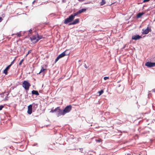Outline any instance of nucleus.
<instances>
[{
    "instance_id": "nucleus-20",
    "label": "nucleus",
    "mask_w": 155,
    "mask_h": 155,
    "mask_svg": "<svg viewBox=\"0 0 155 155\" xmlns=\"http://www.w3.org/2000/svg\"><path fill=\"white\" fill-rule=\"evenodd\" d=\"M102 0V1L101 2V5H104L105 3H106V2L105 1V0Z\"/></svg>"
},
{
    "instance_id": "nucleus-1",
    "label": "nucleus",
    "mask_w": 155,
    "mask_h": 155,
    "mask_svg": "<svg viewBox=\"0 0 155 155\" xmlns=\"http://www.w3.org/2000/svg\"><path fill=\"white\" fill-rule=\"evenodd\" d=\"M22 85V87L26 90L28 91L29 90L31 85L28 81H24L23 82Z\"/></svg>"
},
{
    "instance_id": "nucleus-9",
    "label": "nucleus",
    "mask_w": 155,
    "mask_h": 155,
    "mask_svg": "<svg viewBox=\"0 0 155 155\" xmlns=\"http://www.w3.org/2000/svg\"><path fill=\"white\" fill-rule=\"evenodd\" d=\"M32 105L31 104L29 105L28 107L27 113L31 114L32 112Z\"/></svg>"
},
{
    "instance_id": "nucleus-11",
    "label": "nucleus",
    "mask_w": 155,
    "mask_h": 155,
    "mask_svg": "<svg viewBox=\"0 0 155 155\" xmlns=\"http://www.w3.org/2000/svg\"><path fill=\"white\" fill-rule=\"evenodd\" d=\"M79 20L78 18L75 19L73 22L70 23L69 24V25H74L79 22Z\"/></svg>"
},
{
    "instance_id": "nucleus-13",
    "label": "nucleus",
    "mask_w": 155,
    "mask_h": 155,
    "mask_svg": "<svg viewBox=\"0 0 155 155\" xmlns=\"http://www.w3.org/2000/svg\"><path fill=\"white\" fill-rule=\"evenodd\" d=\"M144 13L143 12L139 13H138L137 16V18H139L141 17V16L144 14Z\"/></svg>"
},
{
    "instance_id": "nucleus-35",
    "label": "nucleus",
    "mask_w": 155,
    "mask_h": 155,
    "mask_svg": "<svg viewBox=\"0 0 155 155\" xmlns=\"http://www.w3.org/2000/svg\"><path fill=\"white\" fill-rule=\"evenodd\" d=\"M32 30L31 29H30L29 30L28 32L30 33H31Z\"/></svg>"
},
{
    "instance_id": "nucleus-7",
    "label": "nucleus",
    "mask_w": 155,
    "mask_h": 155,
    "mask_svg": "<svg viewBox=\"0 0 155 155\" xmlns=\"http://www.w3.org/2000/svg\"><path fill=\"white\" fill-rule=\"evenodd\" d=\"M141 38H142L141 37L137 35H133L132 37V39L135 40H139Z\"/></svg>"
},
{
    "instance_id": "nucleus-8",
    "label": "nucleus",
    "mask_w": 155,
    "mask_h": 155,
    "mask_svg": "<svg viewBox=\"0 0 155 155\" xmlns=\"http://www.w3.org/2000/svg\"><path fill=\"white\" fill-rule=\"evenodd\" d=\"M63 111L62 110H61L59 108L58 109V110L57 111L56 115L58 117H59L61 115H62L63 116L64 115H63Z\"/></svg>"
},
{
    "instance_id": "nucleus-36",
    "label": "nucleus",
    "mask_w": 155,
    "mask_h": 155,
    "mask_svg": "<svg viewBox=\"0 0 155 155\" xmlns=\"http://www.w3.org/2000/svg\"><path fill=\"white\" fill-rule=\"evenodd\" d=\"M2 20V18L0 17V22H1Z\"/></svg>"
},
{
    "instance_id": "nucleus-4",
    "label": "nucleus",
    "mask_w": 155,
    "mask_h": 155,
    "mask_svg": "<svg viewBox=\"0 0 155 155\" xmlns=\"http://www.w3.org/2000/svg\"><path fill=\"white\" fill-rule=\"evenodd\" d=\"M31 41H32L35 43L37 42L38 41V36L37 35H33L32 37H31Z\"/></svg>"
},
{
    "instance_id": "nucleus-38",
    "label": "nucleus",
    "mask_w": 155,
    "mask_h": 155,
    "mask_svg": "<svg viewBox=\"0 0 155 155\" xmlns=\"http://www.w3.org/2000/svg\"><path fill=\"white\" fill-rule=\"evenodd\" d=\"M65 2V0H63V2Z\"/></svg>"
},
{
    "instance_id": "nucleus-33",
    "label": "nucleus",
    "mask_w": 155,
    "mask_h": 155,
    "mask_svg": "<svg viewBox=\"0 0 155 155\" xmlns=\"http://www.w3.org/2000/svg\"><path fill=\"white\" fill-rule=\"evenodd\" d=\"M12 65L11 64H10V65H9L8 66H7V67L8 68V69H9L10 68V67Z\"/></svg>"
},
{
    "instance_id": "nucleus-16",
    "label": "nucleus",
    "mask_w": 155,
    "mask_h": 155,
    "mask_svg": "<svg viewBox=\"0 0 155 155\" xmlns=\"http://www.w3.org/2000/svg\"><path fill=\"white\" fill-rule=\"evenodd\" d=\"M58 108H59V107H57L56 108L54 109H52L50 112H52V113H54V112H55L56 111H57L58 110Z\"/></svg>"
},
{
    "instance_id": "nucleus-25",
    "label": "nucleus",
    "mask_w": 155,
    "mask_h": 155,
    "mask_svg": "<svg viewBox=\"0 0 155 155\" xmlns=\"http://www.w3.org/2000/svg\"><path fill=\"white\" fill-rule=\"evenodd\" d=\"M16 58H17V57H16L15 58V59L14 60H13L12 62L11 63V64L12 65L13 64H14V61H15V59H16Z\"/></svg>"
},
{
    "instance_id": "nucleus-40",
    "label": "nucleus",
    "mask_w": 155,
    "mask_h": 155,
    "mask_svg": "<svg viewBox=\"0 0 155 155\" xmlns=\"http://www.w3.org/2000/svg\"><path fill=\"white\" fill-rule=\"evenodd\" d=\"M153 91L154 92H155V89H154L153 90Z\"/></svg>"
},
{
    "instance_id": "nucleus-26",
    "label": "nucleus",
    "mask_w": 155,
    "mask_h": 155,
    "mask_svg": "<svg viewBox=\"0 0 155 155\" xmlns=\"http://www.w3.org/2000/svg\"><path fill=\"white\" fill-rule=\"evenodd\" d=\"M96 141L97 142H101L102 141V140L101 139H98V140H96Z\"/></svg>"
},
{
    "instance_id": "nucleus-32",
    "label": "nucleus",
    "mask_w": 155,
    "mask_h": 155,
    "mask_svg": "<svg viewBox=\"0 0 155 155\" xmlns=\"http://www.w3.org/2000/svg\"><path fill=\"white\" fill-rule=\"evenodd\" d=\"M150 0H144L143 1V2H148Z\"/></svg>"
},
{
    "instance_id": "nucleus-30",
    "label": "nucleus",
    "mask_w": 155,
    "mask_h": 155,
    "mask_svg": "<svg viewBox=\"0 0 155 155\" xmlns=\"http://www.w3.org/2000/svg\"><path fill=\"white\" fill-rule=\"evenodd\" d=\"M3 107L4 106L3 105L0 106V110H1Z\"/></svg>"
},
{
    "instance_id": "nucleus-3",
    "label": "nucleus",
    "mask_w": 155,
    "mask_h": 155,
    "mask_svg": "<svg viewBox=\"0 0 155 155\" xmlns=\"http://www.w3.org/2000/svg\"><path fill=\"white\" fill-rule=\"evenodd\" d=\"M74 19L72 16L71 15L68 18L66 19L64 22V23L67 24L68 23L71 22Z\"/></svg>"
},
{
    "instance_id": "nucleus-18",
    "label": "nucleus",
    "mask_w": 155,
    "mask_h": 155,
    "mask_svg": "<svg viewBox=\"0 0 155 155\" xmlns=\"http://www.w3.org/2000/svg\"><path fill=\"white\" fill-rule=\"evenodd\" d=\"M7 67L4 70L3 73H5V74H7V71L9 69Z\"/></svg>"
},
{
    "instance_id": "nucleus-29",
    "label": "nucleus",
    "mask_w": 155,
    "mask_h": 155,
    "mask_svg": "<svg viewBox=\"0 0 155 155\" xmlns=\"http://www.w3.org/2000/svg\"><path fill=\"white\" fill-rule=\"evenodd\" d=\"M8 94H6V96L5 97V100H7V96H8Z\"/></svg>"
},
{
    "instance_id": "nucleus-15",
    "label": "nucleus",
    "mask_w": 155,
    "mask_h": 155,
    "mask_svg": "<svg viewBox=\"0 0 155 155\" xmlns=\"http://www.w3.org/2000/svg\"><path fill=\"white\" fill-rule=\"evenodd\" d=\"M46 70V69L44 68L42 66H41V70L38 74H39L42 72H43L45 71Z\"/></svg>"
},
{
    "instance_id": "nucleus-10",
    "label": "nucleus",
    "mask_w": 155,
    "mask_h": 155,
    "mask_svg": "<svg viewBox=\"0 0 155 155\" xmlns=\"http://www.w3.org/2000/svg\"><path fill=\"white\" fill-rule=\"evenodd\" d=\"M69 54V53L67 52V51L66 50L65 51L62 52L61 54H59L58 56L60 58L63 57L65 55H68Z\"/></svg>"
},
{
    "instance_id": "nucleus-34",
    "label": "nucleus",
    "mask_w": 155,
    "mask_h": 155,
    "mask_svg": "<svg viewBox=\"0 0 155 155\" xmlns=\"http://www.w3.org/2000/svg\"><path fill=\"white\" fill-rule=\"evenodd\" d=\"M84 67L86 68H87V67L86 65V64H85L84 65Z\"/></svg>"
},
{
    "instance_id": "nucleus-21",
    "label": "nucleus",
    "mask_w": 155,
    "mask_h": 155,
    "mask_svg": "<svg viewBox=\"0 0 155 155\" xmlns=\"http://www.w3.org/2000/svg\"><path fill=\"white\" fill-rule=\"evenodd\" d=\"M15 34L17 35V36L18 37H20L21 36V35L20 33H16V34H12V35L13 36V35H14Z\"/></svg>"
},
{
    "instance_id": "nucleus-31",
    "label": "nucleus",
    "mask_w": 155,
    "mask_h": 155,
    "mask_svg": "<svg viewBox=\"0 0 155 155\" xmlns=\"http://www.w3.org/2000/svg\"><path fill=\"white\" fill-rule=\"evenodd\" d=\"M6 93L5 92H4L2 94H1V96L3 97L4 96V94Z\"/></svg>"
},
{
    "instance_id": "nucleus-19",
    "label": "nucleus",
    "mask_w": 155,
    "mask_h": 155,
    "mask_svg": "<svg viewBox=\"0 0 155 155\" xmlns=\"http://www.w3.org/2000/svg\"><path fill=\"white\" fill-rule=\"evenodd\" d=\"M37 35L38 36V40L39 41L40 39L43 38V36L42 35H39L38 34Z\"/></svg>"
},
{
    "instance_id": "nucleus-12",
    "label": "nucleus",
    "mask_w": 155,
    "mask_h": 155,
    "mask_svg": "<svg viewBox=\"0 0 155 155\" xmlns=\"http://www.w3.org/2000/svg\"><path fill=\"white\" fill-rule=\"evenodd\" d=\"M31 93L32 94H35L36 95H39L38 92L37 91L33 90L31 91Z\"/></svg>"
},
{
    "instance_id": "nucleus-24",
    "label": "nucleus",
    "mask_w": 155,
    "mask_h": 155,
    "mask_svg": "<svg viewBox=\"0 0 155 155\" xmlns=\"http://www.w3.org/2000/svg\"><path fill=\"white\" fill-rule=\"evenodd\" d=\"M60 58V57H59V56H58V57L56 58V59H55V62H56Z\"/></svg>"
},
{
    "instance_id": "nucleus-6",
    "label": "nucleus",
    "mask_w": 155,
    "mask_h": 155,
    "mask_svg": "<svg viewBox=\"0 0 155 155\" xmlns=\"http://www.w3.org/2000/svg\"><path fill=\"white\" fill-rule=\"evenodd\" d=\"M145 65L148 67H154L155 66V63L148 62L145 64Z\"/></svg>"
},
{
    "instance_id": "nucleus-42",
    "label": "nucleus",
    "mask_w": 155,
    "mask_h": 155,
    "mask_svg": "<svg viewBox=\"0 0 155 155\" xmlns=\"http://www.w3.org/2000/svg\"><path fill=\"white\" fill-rule=\"evenodd\" d=\"M123 90L121 91V92H122Z\"/></svg>"
},
{
    "instance_id": "nucleus-17",
    "label": "nucleus",
    "mask_w": 155,
    "mask_h": 155,
    "mask_svg": "<svg viewBox=\"0 0 155 155\" xmlns=\"http://www.w3.org/2000/svg\"><path fill=\"white\" fill-rule=\"evenodd\" d=\"M79 14V13L78 12H77L76 13H75L73 14H71V16H73V18H74V19L75 16L77 15H78Z\"/></svg>"
},
{
    "instance_id": "nucleus-5",
    "label": "nucleus",
    "mask_w": 155,
    "mask_h": 155,
    "mask_svg": "<svg viewBox=\"0 0 155 155\" xmlns=\"http://www.w3.org/2000/svg\"><path fill=\"white\" fill-rule=\"evenodd\" d=\"M151 29L150 28H149L148 27H147L146 29H142V31L143 32L142 34L143 35L144 34H147L150 31H151Z\"/></svg>"
},
{
    "instance_id": "nucleus-22",
    "label": "nucleus",
    "mask_w": 155,
    "mask_h": 155,
    "mask_svg": "<svg viewBox=\"0 0 155 155\" xmlns=\"http://www.w3.org/2000/svg\"><path fill=\"white\" fill-rule=\"evenodd\" d=\"M104 91L103 90H101L100 91H98V93H99V96L101 95L103 93Z\"/></svg>"
},
{
    "instance_id": "nucleus-23",
    "label": "nucleus",
    "mask_w": 155,
    "mask_h": 155,
    "mask_svg": "<svg viewBox=\"0 0 155 155\" xmlns=\"http://www.w3.org/2000/svg\"><path fill=\"white\" fill-rule=\"evenodd\" d=\"M23 61H24V59L21 60L20 61V62H19V65H21V64H22V62Z\"/></svg>"
},
{
    "instance_id": "nucleus-37",
    "label": "nucleus",
    "mask_w": 155,
    "mask_h": 155,
    "mask_svg": "<svg viewBox=\"0 0 155 155\" xmlns=\"http://www.w3.org/2000/svg\"><path fill=\"white\" fill-rule=\"evenodd\" d=\"M78 1H80V2H83L85 0H78Z\"/></svg>"
},
{
    "instance_id": "nucleus-2",
    "label": "nucleus",
    "mask_w": 155,
    "mask_h": 155,
    "mask_svg": "<svg viewBox=\"0 0 155 155\" xmlns=\"http://www.w3.org/2000/svg\"><path fill=\"white\" fill-rule=\"evenodd\" d=\"M72 106L71 105L67 106L64 109L62 110L63 111V115H65L66 113L69 112L71 110Z\"/></svg>"
},
{
    "instance_id": "nucleus-41",
    "label": "nucleus",
    "mask_w": 155,
    "mask_h": 155,
    "mask_svg": "<svg viewBox=\"0 0 155 155\" xmlns=\"http://www.w3.org/2000/svg\"><path fill=\"white\" fill-rule=\"evenodd\" d=\"M120 85H119V87H118V88H119V87H120ZM118 89H119V88H118Z\"/></svg>"
},
{
    "instance_id": "nucleus-39",
    "label": "nucleus",
    "mask_w": 155,
    "mask_h": 155,
    "mask_svg": "<svg viewBox=\"0 0 155 155\" xmlns=\"http://www.w3.org/2000/svg\"><path fill=\"white\" fill-rule=\"evenodd\" d=\"M35 2V0H34L32 4H33Z\"/></svg>"
},
{
    "instance_id": "nucleus-27",
    "label": "nucleus",
    "mask_w": 155,
    "mask_h": 155,
    "mask_svg": "<svg viewBox=\"0 0 155 155\" xmlns=\"http://www.w3.org/2000/svg\"><path fill=\"white\" fill-rule=\"evenodd\" d=\"M31 50H30L29 51H28V53H27V54H26V56H27L28 54H30V53H31Z\"/></svg>"
},
{
    "instance_id": "nucleus-28",
    "label": "nucleus",
    "mask_w": 155,
    "mask_h": 155,
    "mask_svg": "<svg viewBox=\"0 0 155 155\" xmlns=\"http://www.w3.org/2000/svg\"><path fill=\"white\" fill-rule=\"evenodd\" d=\"M109 78L108 77H105L104 78V79L105 80H106Z\"/></svg>"
},
{
    "instance_id": "nucleus-14",
    "label": "nucleus",
    "mask_w": 155,
    "mask_h": 155,
    "mask_svg": "<svg viewBox=\"0 0 155 155\" xmlns=\"http://www.w3.org/2000/svg\"><path fill=\"white\" fill-rule=\"evenodd\" d=\"M86 10V9L85 8H83L81 9V10H80L78 12L79 14L81 13L84 12H85Z\"/></svg>"
}]
</instances>
